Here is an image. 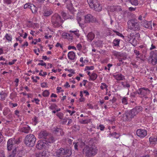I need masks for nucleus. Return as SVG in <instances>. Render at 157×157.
<instances>
[{
	"mask_svg": "<svg viewBox=\"0 0 157 157\" xmlns=\"http://www.w3.org/2000/svg\"><path fill=\"white\" fill-rule=\"evenodd\" d=\"M92 141H90L89 144L84 147L82 150L83 154L86 156L92 157L96 155L98 153V149L97 147L93 143Z\"/></svg>",
	"mask_w": 157,
	"mask_h": 157,
	"instance_id": "obj_1",
	"label": "nucleus"
},
{
	"mask_svg": "<svg viewBox=\"0 0 157 157\" xmlns=\"http://www.w3.org/2000/svg\"><path fill=\"white\" fill-rule=\"evenodd\" d=\"M140 109H132L130 111H126L123 114L122 119L123 121H130L139 112Z\"/></svg>",
	"mask_w": 157,
	"mask_h": 157,
	"instance_id": "obj_2",
	"label": "nucleus"
},
{
	"mask_svg": "<svg viewBox=\"0 0 157 157\" xmlns=\"http://www.w3.org/2000/svg\"><path fill=\"white\" fill-rule=\"evenodd\" d=\"M72 154L71 150L67 148H60L54 153L57 157H69Z\"/></svg>",
	"mask_w": 157,
	"mask_h": 157,
	"instance_id": "obj_3",
	"label": "nucleus"
},
{
	"mask_svg": "<svg viewBox=\"0 0 157 157\" xmlns=\"http://www.w3.org/2000/svg\"><path fill=\"white\" fill-rule=\"evenodd\" d=\"M36 139L34 135L33 134L27 135L24 140L25 145L29 147H33L35 144Z\"/></svg>",
	"mask_w": 157,
	"mask_h": 157,
	"instance_id": "obj_4",
	"label": "nucleus"
},
{
	"mask_svg": "<svg viewBox=\"0 0 157 157\" xmlns=\"http://www.w3.org/2000/svg\"><path fill=\"white\" fill-rule=\"evenodd\" d=\"M128 29L134 31L140 30V26L139 22L137 20L132 19L128 21L127 22Z\"/></svg>",
	"mask_w": 157,
	"mask_h": 157,
	"instance_id": "obj_5",
	"label": "nucleus"
},
{
	"mask_svg": "<svg viewBox=\"0 0 157 157\" xmlns=\"http://www.w3.org/2000/svg\"><path fill=\"white\" fill-rule=\"evenodd\" d=\"M39 136L40 138L44 139V140L47 141L48 143L54 142L55 140L53 136L48 135V133L45 131H42L39 134Z\"/></svg>",
	"mask_w": 157,
	"mask_h": 157,
	"instance_id": "obj_6",
	"label": "nucleus"
},
{
	"mask_svg": "<svg viewBox=\"0 0 157 157\" xmlns=\"http://www.w3.org/2000/svg\"><path fill=\"white\" fill-rule=\"evenodd\" d=\"M52 22L54 26L56 27L60 26L63 21L61 19L60 15L56 13L52 16Z\"/></svg>",
	"mask_w": 157,
	"mask_h": 157,
	"instance_id": "obj_7",
	"label": "nucleus"
},
{
	"mask_svg": "<svg viewBox=\"0 0 157 157\" xmlns=\"http://www.w3.org/2000/svg\"><path fill=\"white\" fill-rule=\"evenodd\" d=\"M87 2L91 8H94L96 11H100L101 10V7L98 0H87Z\"/></svg>",
	"mask_w": 157,
	"mask_h": 157,
	"instance_id": "obj_8",
	"label": "nucleus"
},
{
	"mask_svg": "<svg viewBox=\"0 0 157 157\" xmlns=\"http://www.w3.org/2000/svg\"><path fill=\"white\" fill-rule=\"evenodd\" d=\"M150 93V91L148 88L144 87L141 88L137 90V93L140 98L145 97Z\"/></svg>",
	"mask_w": 157,
	"mask_h": 157,
	"instance_id": "obj_9",
	"label": "nucleus"
},
{
	"mask_svg": "<svg viewBox=\"0 0 157 157\" xmlns=\"http://www.w3.org/2000/svg\"><path fill=\"white\" fill-rule=\"evenodd\" d=\"M149 59H151V63L153 65L157 63V50L150 53Z\"/></svg>",
	"mask_w": 157,
	"mask_h": 157,
	"instance_id": "obj_10",
	"label": "nucleus"
},
{
	"mask_svg": "<svg viewBox=\"0 0 157 157\" xmlns=\"http://www.w3.org/2000/svg\"><path fill=\"white\" fill-rule=\"evenodd\" d=\"M51 143H48L47 141L44 140H39L37 142L36 145V147L39 149H45L47 146L49 145V144Z\"/></svg>",
	"mask_w": 157,
	"mask_h": 157,
	"instance_id": "obj_11",
	"label": "nucleus"
},
{
	"mask_svg": "<svg viewBox=\"0 0 157 157\" xmlns=\"http://www.w3.org/2000/svg\"><path fill=\"white\" fill-rule=\"evenodd\" d=\"M96 21V18L90 14H87L85 16L84 21L85 23L93 22Z\"/></svg>",
	"mask_w": 157,
	"mask_h": 157,
	"instance_id": "obj_12",
	"label": "nucleus"
},
{
	"mask_svg": "<svg viewBox=\"0 0 157 157\" xmlns=\"http://www.w3.org/2000/svg\"><path fill=\"white\" fill-rule=\"evenodd\" d=\"M24 8L25 9L27 8L30 9L33 13H35L37 12V9L35 6L33 5H30L29 3H26L24 6Z\"/></svg>",
	"mask_w": 157,
	"mask_h": 157,
	"instance_id": "obj_13",
	"label": "nucleus"
},
{
	"mask_svg": "<svg viewBox=\"0 0 157 157\" xmlns=\"http://www.w3.org/2000/svg\"><path fill=\"white\" fill-rule=\"evenodd\" d=\"M136 134L140 137H144L147 135V132L144 129H138L137 131Z\"/></svg>",
	"mask_w": 157,
	"mask_h": 157,
	"instance_id": "obj_14",
	"label": "nucleus"
},
{
	"mask_svg": "<svg viewBox=\"0 0 157 157\" xmlns=\"http://www.w3.org/2000/svg\"><path fill=\"white\" fill-rule=\"evenodd\" d=\"M52 131L57 136H62L63 134V132L62 129L57 127L54 128L52 129Z\"/></svg>",
	"mask_w": 157,
	"mask_h": 157,
	"instance_id": "obj_15",
	"label": "nucleus"
},
{
	"mask_svg": "<svg viewBox=\"0 0 157 157\" xmlns=\"http://www.w3.org/2000/svg\"><path fill=\"white\" fill-rule=\"evenodd\" d=\"M15 139L11 138L9 139L7 142V149L8 150L10 151L12 149V147L15 144Z\"/></svg>",
	"mask_w": 157,
	"mask_h": 157,
	"instance_id": "obj_16",
	"label": "nucleus"
},
{
	"mask_svg": "<svg viewBox=\"0 0 157 157\" xmlns=\"http://www.w3.org/2000/svg\"><path fill=\"white\" fill-rule=\"evenodd\" d=\"M95 36V34L92 32L89 33L86 36L88 40L90 41H91L94 39Z\"/></svg>",
	"mask_w": 157,
	"mask_h": 157,
	"instance_id": "obj_17",
	"label": "nucleus"
},
{
	"mask_svg": "<svg viewBox=\"0 0 157 157\" xmlns=\"http://www.w3.org/2000/svg\"><path fill=\"white\" fill-rule=\"evenodd\" d=\"M149 141L151 144H157V136H152L149 138Z\"/></svg>",
	"mask_w": 157,
	"mask_h": 157,
	"instance_id": "obj_18",
	"label": "nucleus"
},
{
	"mask_svg": "<svg viewBox=\"0 0 157 157\" xmlns=\"http://www.w3.org/2000/svg\"><path fill=\"white\" fill-rule=\"evenodd\" d=\"M143 26L146 28L152 29L151 23L150 22H148L146 21H144L142 24Z\"/></svg>",
	"mask_w": 157,
	"mask_h": 157,
	"instance_id": "obj_19",
	"label": "nucleus"
},
{
	"mask_svg": "<svg viewBox=\"0 0 157 157\" xmlns=\"http://www.w3.org/2000/svg\"><path fill=\"white\" fill-rule=\"evenodd\" d=\"M36 157H48V155L46 151H43L39 153L36 154Z\"/></svg>",
	"mask_w": 157,
	"mask_h": 157,
	"instance_id": "obj_20",
	"label": "nucleus"
},
{
	"mask_svg": "<svg viewBox=\"0 0 157 157\" xmlns=\"http://www.w3.org/2000/svg\"><path fill=\"white\" fill-rule=\"evenodd\" d=\"M53 13L51 10L47 9L44 10L43 13V15L45 17H48L50 15Z\"/></svg>",
	"mask_w": 157,
	"mask_h": 157,
	"instance_id": "obj_21",
	"label": "nucleus"
},
{
	"mask_svg": "<svg viewBox=\"0 0 157 157\" xmlns=\"http://www.w3.org/2000/svg\"><path fill=\"white\" fill-rule=\"evenodd\" d=\"M68 58L71 60H74L75 57V54L73 52H70L68 54Z\"/></svg>",
	"mask_w": 157,
	"mask_h": 157,
	"instance_id": "obj_22",
	"label": "nucleus"
},
{
	"mask_svg": "<svg viewBox=\"0 0 157 157\" xmlns=\"http://www.w3.org/2000/svg\"><path fill=\"white\" fill-rule=\"evenodd\" d=\"M111 10V11H120L121 10V6H112L110 7Z\"/></svg>",
	"mask_w": 157,
	"mask_h": 157,
	"instance_id": "obj_23",
	"label": "nucleus"
},
{
	"mask_svg": "<svg viewBox=\"0 0 157 157\" xmlns=\"http://www.w3.org/2000/svg\"><path fill=\"white\" fill-rule=\"evenodd\" d=\"M115 78L118 80H122L125 79L124 76L121 74H118L115 76Z\"/></svg>",
	"mask_w": 157,
	"mask_h": 157,
	"instance_id": "obj_24",
	"label": "nucleus"
},
{
	"mask_svg": "<svg viewBox=\"0 0 157 157\" xmlns=\"http://www.w3.org/2000/svg\"><path fill=\"white\" fill-rule=\"evenodd\" d=\"M129 42L134 46H136L138 44V42L135 37L129 40Z\"/></svg>",
	"mask_w": 157,
	"mask_h": 157,
	"instance_id": "obj_25",
	"label": "nucleus"
},
{
	"mask_svg": "<svg viewBox=\"0 0 157 157\" xmlns=\"http://www.w3.org/2000/svg\"><path fill=\"white\" fill-rule=\"evenodd\" d=\"M30 129V128L29 126L24 127L21 129V131L22 132H24L25 133H29Z\"/></svg>",
	"mask_w": 157,
	"mask_h": 157,
	"instance_id": "obj_26",
	"label": "nucleus"
},
{
	"mask_svg": "<svg viewBox=\"0 0 157 157\" xmlns=\"http://www.w3.org/2000/svg\"><path fill=\"white\" fill-rule=\"evenodd\" d=\"M0 96L1 99L2 100H4L6 98L7 96V95L4 92L2 91L0 92Z\"/></svg>",
	"mask_w": 157,
	"mask_h": 157,
	"instance_id": "obj_27",
	"label": "nucleus"
},
{
	"mask_svg": "<svg viewBox=\"0 0 157 157\" xmlns=\"http://www.w3.org/2000/svg\"><path fill=\"white\" fill-rule=\"evenodd\" d=\"M61 15L63 17V19L65 20L68 19L69 18L70 19L73 18L72 16H71L70 17H69L68 16H67V14L64 12H62L61 13Z\"/></svg>",
	"mask_w": 157,
	"mask_h": 157,
	"instance_id": "obj_28",
	"label": "nucleus"
},
{
	"mask_svg": "<svg viewBox=\"0 0 157 157\" xmlns=\"http://www.w3.org/2000/svg\"><path fill=\"white\" fill-rule=\"evenodd\" d=\"M97 77V75L95 73H93L90 76V80L94 81Z\"/></svg>",
	"mask_w": 157,
	"mask_h": 157,
	"instance_id": "obj_29",
	"label": "nucleus"
},
{
	"mask_svg": "<svg viewBox=\"0 0 157 157\" xmlns=\"http://www.w3.org/2000/svg\"><path fill=\"white\" fill-rule=\"evenodd\" d=\"M129 1L133 5L136 6L138 4L137 0H129Z\"/></svg>",
	"mask_w": 157,
	"mask_h": 157,
	"instance_id": "obj_30",
	"label": "nucleus"
},
{
	"mask_svg": "<svg viewBox=\"0 0 157 157\" xmlns=\"http://www.w3.org/2000/svg\"><path fill=\"white\" fill-rule=\"evenodd\" d=\"M5 37L9 42L11 41L12 37L11 35H10L9 34L7 33L6 34Z\"/></svg>",
	"mask_w": 157,
	"mask_h": 157,
	"instance_id": "obj_31",
	"label": "nucleus"
},
{
	"mask_svg": "<svg viewBox=\"0 0 157 157\" xmlns=\"http://www.w3.org/2000/svg\"><path fill=\"white\" fill-rule=\"evenodd\" d=\"M79 122L82 124H87L89 122V120L81 119L79 120Z\"/></svg>",
	"mask_w": 157,
	"mask_h": 157,
	"instance_id": "obj_32",
	"label": "nucleus"
},
{
	"mask_svg": "<svg viewBox=\"0 0 157 157\" xmlns=\"http://www.w3.org/2000/svg\"><path fill=\"white\" fill-rule=\"evenodd\" d=\"M50 93L47 90H44L43 93V95L44 97H47L49 96Z\"/></svg>",
	"mask_w": 157,
	"mask_h": 157,
	"instance_id": "obj_33",
	"label": "nucleus"
},
{
	"mask_svg": "<svg viewBox=\"0 0 157 157\" xmlns=\"http://www.w3.org/2000/svg\"><path fill=\"white\" fill-rule=\"evenodd\" d=\"M120 40L119 39H115L113 41V44L114 46H119Z\"/></svg>",
	"mask_w": 157,
	"mask_h": 157,
	"instance_id": "obj_34",
	"label": "nucleus"
},
{
	"mask_svg": "<svg viewBox=\"0 0 157 157\" xmlns=\"http://www.w3.org/2000/svg\"><path fill=\"white\" fill-rule=\"evenodd\" d=\"M111 135L114 136V137L116 139L119 138L120 136V135L119 133H117L116 132L112 133L111 134Z\"/></svg>",
	"mask_w": 157,
	"mask_h": 157,
	"instance_id": "obj_35",
	"label": "nucleus"
},
{
	"mask_svg": "<svg viewBox=\"0 0 157 157\" xmlns=\"http://www.w3.org/2000/svg\"><path fill=\"white\" fill-rule=\"evenodd\" d=\"M56 115L60 119H63V114L61 113L58 112L56 114Z\"/></svg>",
	"mask_w": 157,
	"mask_h": 157,
	"instance_id": "obj_36",
	"label": "nucleus"
},
{
	"mask_svg": "<svg viewBox=\"0 0 157 157\" xmlns=\"http://www.w3.org/2000/svg\"><path fill=\"white\" fill-rule=\"evenodd\" d=\"M94 69V66H86L85 69L84 71H86L87 70H93Z\"/></svg>",
	"mask_w": 157,
	"mask_h": 157,
	"instance_id": "obj_37",
	"label": "nucleus"
},
{
	"mask_svg": "<svg viewBox=\"0 0 157 157\" xmlns=\"http://www.w3.org/2000/svg\"><path fill=\"white\" fill-rule=\"evenodd\" d=\"M70 32L73 33L76 36L78 37H79L80 36V34L78 33L79 31L78 30L75 31L71 30Z\"/></svg>",
	"mask_w": 157,
	"mask_h": 157,
	"instance_id": "obj_38",
	"label": "nucleus"
},
{
	"mask_svg": "<svg viewBox=\"0 0 157 157\" xmlns=\"http://www.w3.org/2000/svg\"><path fill=\"white\" fill-rule=\"evenodd\" d=\"M122 85L123 86L124 88H129L130 87V85L129 83H128L127 82H126V84H124V82H122L121 83Z\"/></svg>",
	"mask_w": 157,
	"mask_h": 157,
	"instance_id": "obj_39",
	"label": "nucleus"
},
{
	"mask_svg": "<svg viewBox=\"0 0 157 157\" xmlns=\"http://www.w3.org/2000/svg\"><path fill=\"white\" fill-rule=\"evenodd\" d=\"M73 144H75L74 145V147L75 149L77 150H78V145L79 144L77 142L76 143H75V142H73Z\"/></svg>",
	"mask_w": 157,
	"mask_h": 157,
	"instance_id": "obj_40",
	"label": "nucleus"
},
{
	"mask_svg": "<svg viewBox=\"0 0 157 157\" xmlns=\"http://www.w3.org/2000/svg\"><path fill=\"white\" fill-rule=\"evenodd\" d=\"M134 37H135L133 33H131L130 35L128 36V40L129 41V40H130L131 39H132V38H133Z\"/></svg>",
	"mask_w": 157,
	"mask_h": 157,
	"instance_id": "obj_41",
	"label": "nucleus"
},
{
	"mask_svg": "<svg viewBox=\"0 0 157 157\" xmlns=\"http://www.w3.org/2000/svg\"><path fill=\"white\" fill-rule=\"evenodd\" d=\"M41 86L42 87H47L48 86L47 83L44 82L41 83Z\"/></svg>",
	"mask_w": 157,
	"mask_h": 157,
	"instance_id": "obj_42",
	"label": "nucleus"
},
{
	"mask_svg": "<svg viewBox=\"0 0 157 157\" xmlns=\"http://www.w3.org/2000/svg\"><path fill=\"white\" fill-rule=\"evenodd\" d=\"M37 118L36 117H34L32 119L33 121V122L35 123V125H36V124H37L38 122Z\"/></svg>",
	"mask_w": 157,
	"mask_h": 157,
	"instance_id": "obj_43",
	"label": "nucleus"
},
{
	"mask_svg": "<svg viewBox=\"0 0 157 157\" xmlns=\"http://www.w3.org/2000/svg\"><path fill=\"white\" fill-rule=\"evenodd\" d=\"M36 41H33L32 42V43L34 44H36L37 42H40V38H38V39L35 40Z\"/></svg>",
	"mask_w": 157,
	"mask_h": 157,
	"instance_id": "obj_44",
	"label": "nucleus"
},
{
	"mask_svg": "<svg viewBox=\"0 0 157 157\" xmlns=\"http://www.w3.org/2000/svg\"><path fill=\"white\" fill-rule=\"evenodd\" d=\"M77 48L80 51L82 49V46L81 44H78L77 45Z\"/></svg>",
	"mask_w": 157,
	"mask_h": 157,
	"instance_id": "obj_45",
	"label": "nucleus"
},
{
	"mask_svg": "<svg viewBox=\"0 0 157 157\" xmlns=\"http://www.w3.org/2000/svg\"><path fill=\"white\" fill-rule=\"evenodd\" d=\"M16 149L15 148L13 150L12 153L10 155H13V156L15 157V155L16 154Z\"/></svg>",
	"mask_w": 157,
	"mask_h": 157,
	"instance_id": "obj_46",
	"label": "nucleus"
},
{
	"mask_svg": "<svg viewBox=\"0 0 157 157\" xmlns=\"http://www.w3.org/2000/svg\"><path fill=\"white\" fill-rule=\"evenodd\" d=\"M10 107H16L17 106V103H10Z\"/></svg>",
	"mask_w": 157,
	"mask_h": 157,
	"instance_id": "obj_47",
	"label": "nucleus"
},
{
	"mask_svg": "<svg viewBox=\"0 0 157 157\" xmlns=\"http://www.w3.org/2000/svg\"><path fill=\"white\" fill-rule=\"evenodd\" d=\"M65 70L66 71H67L70 72H71V74H74L75 73V72L73 71V70L72 69H69L67 68H66L65 69Z\"/></svg>",
	"mask_w": 157,
	"mask_h": 157,
	"instance_id": "obj_48",
	"label": "nucleus"
},
{
	"mask_svg": "<svg viewBox=\"0 0 157 157\" xmlns=\"http://www.w3.org/2000/svg\"><path fill=\"white\" fill-rule=\"evenodd\" d=\"M40 101L38 99L35 98L34 100L32 101V102L35 101L36 104H38V102Z\"/></svg>",
	"mask_w": 157,
	"mask_h": 157,
	"instance_id": "obj_49",
	"label": "nucleus"
},
{
	"mask_svg": "<svg viewBox=\"0 0 157 157\" xmlns=\"http://www.w3.org/2000/svg\"><path fill=\"white\" fill-rule=\"evenodd\" d=\"M122 102L124 104H127V100L126 98H124L122 99Z\"/></svg>",
	"mask_w": 157,
	"mask_h": 157,
	"instance_id": "obj_50",
	"label": "nucleus"
},
{
	"mask_svg": "<svg viewBox=\"0 0 157 157\" xmlns=\"http://www.w3.org/2000/svg\"><path fill=\"white\" fill-rule=\"evenodd\" d=\"M68 49L69 50H70L71 49H75V50H76V48L74 46H69L68 47Z\"/></svg>",
	"mask_w": 157,
	"mask_h": 157,
	"instance_id": "obj_51",
	"label": "nucleus"
},
{
	"mask_svg": "<svg viewBox=\"0 0 157 157\" xmlns=\"http://www.w3.org/2000/svg\"><path fill=\"white\" fill-rule=\"evenodd\" d=\"M38 65H41L42 66H44L45 67H46V63H39L38 64Z\"/></svg>",
	"mask_w": 157,
	"mask_h": 157,
	"instance_id": "obj_52",
	"label": "nucleus"
},
{
	"mask_svg": "<svg viewBox=\"0 0 157 157\" xmlns=\"http://www.w3.org/2000/svg\"><path fill=\"white\" fill-rule=\"evenodd\" d=\"M113 31L115 33H116L117 35L121 36H123V35L119 33V32H117V31Z\"/></svg>",
	"mask_w": 157,
	"mask_h": 157,
	"instance_id": "obj_53",
	"label": "nucleus"
},
{
	"mask_svg": "<svg viewBox=\"0 0 157 157\" xmlns=\"http://www.w3.org/2000/svg\"><path fill=\"white\" fill-rule=\"evenodd\" d=\"M134 53L136 54L137 56H139L140 54L139 52L136 50H135L134 51Z\"/></svg>",
	"mask_w": 157,
	"mask_h": 157,
	"instance_id": "obj_54",
	"label": "nucleus"
},
{
	"mask_svg": "<svg viewBox=\"0 0 157 157\" xmlns=\"http://www.w3.org/2000/svg\"><path fill=\"white\" fill-rule=\"evenodd\" d=\"M99 127H100V129L101 130L103 131L104 130L105 127L103 125L100 124L99 125Z\"/></svg>",
	"mask_w": 157,
	"mask_h": 157,
	"instance_id": "obj_55",
	"label": "nucleus"
},
{
	"mask_svg": "<svg viewBox=\"0 0 157 157\" xmlns=\"http://www.w3.org/2000/svg\"><path fill=\"white\" fill-rule=\"evenodd\" d=\"M130 97L132 99L134 98L135 97V93H132L130 94Z\"/></svg>",
	"mask_w": 157,
	"mask_h": 157,
	"instance_id": "obj_56",
	"label": "nucleus"
},
{
	"mask_svg": "<svg viewBox=\"0 0 157 157\" xmlns=\"http://www.w3.org/2000/svg\"><path fill=\"white\" fill-rule=\"evenodd\" d=\"M56 47H58L59 46H60V47L61 48H62L63 47V45L60 44L59 43H57V44H56Z\"/></svg>",
	"mask_w": 157,
	"mask_h": 157,
	"instance_id": "obj_57",
	"label": "nucleus"
},
{
	"mask_svg": "<svg viewBox=\"0 0 157 157\" xmlns=\"http://www.w3.org/2000/svg\"><path fill=\"white\" fill-rule=\"evenodd\" d=\"M136 8H133L132 7H130L129 8V10L130 11H133L135 10Z\"/></svg>",
	"mask_w": 157,
	"mask_h": 157,
	"instance_id": "obj_58",
	"label": "nucleus"
},
{
	"mask_svg": "<svg viewBox=\"0 0 157 157\" xmlns=\"http://www.w3.org/2000/svg\"><path fill=\"white\" fill-rule=\"evenodd\" d=\"M16 61V59H14L11 62H9V64L10 65H11L13 64Z\"/></svg>",
	"mask_w": 157,
	"mask_h": 157,
	"instance_id": "obj_59",
	"label": "nucleus"
},
{
	"mask_svg": "<svg viewBox=\"0 0 157 157\" xmlns=\"http://www.w3.org/2000/svg\"><path fill=\"white\" fill-rule=\"evenodd\" d=\"M67 140V141L68 142V143L70 144H72V140L70 139H68Z\"/></svg>",
	"mask_w": 157,
	"mask_h": 157,
	"instance_id": "obj_60",
	"label": "nucleus"
},
{
	"mask_svg": "<svg viewBox=\"0 0 157 157\" xmlns=\"http://www.w3.org/2000/svg\"><path fill=\"white\" fill-rule=\"evenodd\" d=\"M19 111L17 110H16L15 111V114L18 117L19 116Z\"/></svg>",
	"mask_w": 157,
	"mask_h": 157,
	"instance_id": "obj_61",
	"label": "nucleus"
},
{
	"mask_svg": "<svg viewBox=\"0 0 157 157\" xmlns=\"http://www.w3.org/2000/svg\"><path fill=\"white\" fill-rule=\"evenodd\" d=\"M28 42H26L25 43H24V44H22L21 45V46L22 47H23L25 46H28Z\"/></svg>",
	"mask_w": 157,
	"mask_h": 157,
	"instance_id": "obj_62",
	"label": "nucleus"
},
{
	"mask_svg": "<svg viewBox=\"0 0 157 157\" xmlns=\"http://www.w3.org/2000/svg\"><path fill=\"white\" fill-rule=\"evenodd\" d=\"M155 45H154L153 44H152L151 45V47L150 48V50H151L153 49H155Z\"/></svg>",
	"mask_w": 157,
	"mask_h": 157,
	"instance_id": "obj_63",
	"label": "nucleus"
},
{
	"mask_svg": "<svg viewBox=\"0 0 157 157\" xmlns=\"http://www.w3.org/2000/svg\"><path fill=\"white\" fill-rule=\"evenodd\" d=\"M64 86L65 87H70V86L69 85V83L68 82H67L66 83V84L64 85Z\"/></svg>",
	"mask_w": 157,
	"mask_h": 157,
	"instance_id": "obj_64",
	"label": "nucleus"
}]
</instances>
